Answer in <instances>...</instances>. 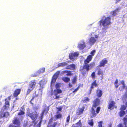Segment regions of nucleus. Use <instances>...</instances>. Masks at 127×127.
Segmentation results:
<instances>
[{"label": "nucleus", "mask_w": 127, "mask_h": 127, "mask_svg": "<svg viewBox=\"0 0 127 127\" xmlns=\"http://www.w3.org/2000/svg\"><path fill=\"white\" fill-rule=\"evenodd\" d=\"M53 120V119L52 118H51L50 119L48 123V124L50 125L52 122Z\"/></svg>", "instance_id": "nucleus-50"}, {"label": "nucleus", "mask_w": 127, "mask_h": 127, "mask_svg": "<svg viewBox=\"0 0 127 127\" xmlns=\"http://www.w3.org/2000/svg\"><path fill=\"white\" fill-rule=\"evenodd\" d=\"M94 89V88H91V87H90V89H89V92L88 93V94L89 95H90L92 91L93 90L92 89Z\"/></svg>", "instance_id": "nucleus-46"}, {"label": "nucleus", "mask_w": 127, "mask_h": 127, "mask_svg": "<svg viewBox=\"0 0 127 127\" xmlns=\"http://www.w3.org/2000/svg\"><path fill=\"white\" fill-rule=\"evenodd\" d=\"M98 86V85L96 83V80H95L92 83L91 87V88H94V87H97Z\"/></svg>", "instance_id": "nucleus-23"}, {"label": "nucleus", "mask_w": 127, "mask_h": 127, "mask_svg": "<svg viewBox=\"0 0 127 127\" xmlns=\"http://www.w3.org/2000/svg\"><path fill=\"white\" fill-rule=\"evenodd\" d=\"M118 83V79H117L114 82V85L115 86V87L117 88H118L119 85H117Z\"/></svg>", "instance_id": "nucleus-38"}, {"label": "nucleus", "mask_w": 127, "mask_h": 127, "mask_svg": "<svg viewBox=\"0 0 127 127\" xmlns=\"http://www.w3.org/2000/svg\"><path fill=\"white\" fill-rule=\"evenodd\" d=\"M65 68L66 69L74 70L76 69L75 65L74 64H72L67 66Z\"/></svg>", "instance_id": "nucleus-15"}, {"label": "nucleus", "mask_w": 127, "mask_h": 127, "mask_svg": "<svg viewBox=\"0 0 127 127\" xmlns=\"http://www.w3.org/2000/svg\"><path fill=\"white\" fill-rule=\"evenodd\" d=\"M49 109V106H47L43 110L42 112L43 113H45V114H47L48 112Z\"/></svg>", "instance_id": "nucleus-25"}, {"label": "nucleus", "mask_w": 127, "mask_h": 127, "mask_svg": "<svg viewBox=\"0 0 127 127\" xmlns=\"http://www.w3.org/2000/svg\"><path fill=\"white\" fill-rule=\"evenodd\" d=\"M13 124L16 125V126H18L19 127H20V122L17 117H15L14 120L12 121Z\"/></svg>", "instance_id": "nucleus-9"}, {"label": "nucleus", "mask_w": 127, "mask_h": 127, "mask_svg": "<svg viewBox=\"0 0 127 127\" xmlns=\"http://www.w3.org/2000/svg\"><path fill=\"white\" fill-rule=\"evenodd\" d=\"M100 107L99 106L96 109V113H98L99 112V111H100Z\"/></svg>", "instance_id": "nucleus-41"}, {"label": "nucleus", "mask_w": 127, "mask_h": 127, "mask_svg": "<svg viewBox=\"0 0 127 127\" xmlns=\"http://www.w3.org/2000/svg\"><path fill=\"white\" fill-rule=\"evenodd\" d=\"M78 124H81V120H80L79 121V122H78L77 123V124L78 125Z\"/></svg>", "instance_id": "nucleus-57"}, {"label": "nucleus", "mask_w": 127, "mask_h": 127, "mask_svg": "<svg viewBox=\"0 0 127 127\" xmlns=\"http://www.w3.org/2000/svg\"><path fill=\"white\" fill-rule=\"evenodd\" d=\"M126 106L127 107V101L126 103Z\"/></svg>", "instance_id": "nucleus-62"}, {"label": "nucleus", "mask_w": 127, "mask_h": 127, "mask_svg": "<svg viewBox=\"0 0 127 127\" xmlns=\"http://www.w3.org/2000/svg\"><path fill=\"white\" fill-rule=\"evenodd\" d=\"M125 114V111H124L121 110L119 112L120 116V117L123 116Z\"/></svg>", "instance_id": "nucleus-31"}, {"label": "nucleus", "mask_w": 127, "mask_h": 127, "mask_svg": "<svg viewBox=\"0 0 127 127\" xmlns=\"http://www.w3.org/2000/svg\"><path fill=\"white\" fill-rule=\"evenodd\" d=\"M83 84H79V85L77 88H78V89H79V88L81 87H83Z\"/></svg>", "instance_id": "nucleus-53"}, {"label": "nucleus", "mask_w": 127, "mask_h": 127, "mask_svg": "<svg viewBox=\"0 0 127 127\" xmlns=\"http://www.w3.org/2000/svg\"><path fill=\"white\" fill-rule=\"evenodd\" d=\"M21 90L20 89H16L14 91L13 93V96L16 97L20 93Z\"/></svg>", "instance_id": "nucleus-14"}, {"label": "nucleus", "mask_w": 127, "mask_h": 127, "mask_svg": "<svg viewBox=\"0 0 127 127\" xmlns=\"http://www.w3.org/2000/svg\"><path fill=\"white\" fill-rule=\"evenodd\" d=\"M57 78V77H56V76L54 75L52 78L51 83H55L56 81Z\"/></svg>", "instance_id": "nucleus-29"}, {"label": "nucleus", "mask_w": 127, "mask_h": 127, "mask_svg": "<svg viewBox=\"0 0 127 127\" xmlns=\"http://www.w3.org/2000/svg\"><path fill=\"white\" fill-rule=\"evenodd\" d=\"M68 72V70H64L62 72V74H64L65 73H67Z\"/></svg>", "instance_id": "nucleus-52"}, {"label": "nucleus", "mask_w": 127, "mask_h": 127, "mask_svg": "<svg viewBox=\"0 0 127 127\" xmlns=\"http://www.w3.org/2000/svg\"><path fill=\"white\" fill-rule=\"evenodd\" d=\"M120 9L119 8H117L113 11H111V14L112 15V16L114 17L117 15L118 12H119Z\"/></svg>", "instance_id": "nucleus-17"}, {"label": "nucleus", "mask_w": 127, "mask_h": 127, "mask_svg": "<svg viewBox=\"0 0 127 127\" xmlns=\"http://www.w3.org/2000/svg\"><path fill=\"white\" fill-rule=\"evenodd\" d=\"M77 77L76 76H74L72 79V83L73 84H75L76 83L77 80Z\"/></svg>", "instance_id": "nucleus-30"}, {"label": "nucleus", "mask_w": 127, "mask_h": 127, "mask_svg": "<svg viewBox=\"0 0 127 127\" xmlns=\"http://www.w3.org/2000/svg\"><path fill=\"white\" fill-rule=\"evenodd\" d=\"M97 69H98L97 73V74L98 75L100 76L101 75V79L102 80L103 78L104 73L103 70H102L99 67H97L96 68Z\"/></svg>", "instance_id": "nucleus-11"}, {"label": "nucleus", "mask_w": 127, "mask_h": 127, "mask_svg": "<svg viewBox=\"0 0 127 127\" xmlns=\"http://www.w3.org/2000/svg\"><path fill=\"white\" fill-rule=\"evenodd\" d=\"M8 127H19L18 126H16L12 124H10L9 125Z\"/></svg>", "instance_id": "nucleus-42"}, {"label": "nucleus", "mask_w": 127, "mask_h": 127, "mask_svg": "<svg viewBox=\"0 0 127 127\" xmlns=\"http://www.w3.org/2000/svg\"><path fill=\"white\" fill-rule=\"evenodd\" d=\"M70 119V116L69 115L66 118V122L67 123H68Z\"/></svg>", "instance_id": "nucleus-48"}, {"label": "nucleus", "mask_w": 127, "mask_h": 127, "mask_svg": "<svg viewBox=\"0 0 127 127\" xmlns=\"http://www.w3.org/2000/svg\"><path fill=\"white\" fill-rule=\"evenodd\" d=\"M115 102L113 100L109 101L108 104V108L109 109L112 110L114 108Z\"/></svg>", "instance_id": "nucleus-6"}, {"label": "nucleus", "mask_w": 127, "mask_h": 127, "mask_svg": "<svg viewBox=\"0 0 127 127\" xmlns=\"http://www.w3.org/2000/svg\"><path fill=\"white\" fill-rule=\"evenodd\" d=\"M5 105L3 106L4 109L6 110L7 107H8L9 106V101L7 100V98H6L5 99Z\"/></svg>", "instance_id": "nucleus-20"}, {"label": "nucleus", "mask_w": 127, "mask_h": 127, "mask_svg": "<svg viewBox=\"0 0 127 127\" xmlns=\"http://www.w3.org/2000/svg\"><path fill=\"white\" fill-rule=\"evenodd\" d=\"M77 47L80 50H82L84 48L86 47L85 42H83L82 43L79 44Z\"/></svg>", "instance_id": "nucleus-19"}, {"label": "nucleus", "mask_w": 127, "mask_h": 127, "mask_svg": "<svg viewBox=\"0 0 127 127\" xmlns=\"http://www.w3.org/2000/svg\"><path fill=\"white\" fill-rule=\"evenodd\" d=\"M44 114V113H42V112L41 113V115L40 116V119H41V120L40 121V122H39V124H40V123H41V122L42 121L41 120L43 118Z\"/></svg>", "instance_id": "nucleus-49"}, {"label": "nucleus", "mask_w": 127, "mask_h": 127, "mask_svg": "<svg viewBox=\"0 0 127 127\" xmlns=\"http://www.w3.org/2000/svg\"><path fill=\"white\" fill-rule=\"evenodd\" d=\"M121 83L123 85L125 84L124 82L123 81H122Z\"/></svg>", "instance_id": "nucleus-59"}, {"label": "nucleus", "mask_w": 127, "mask_h": 127, "mask_svg": "<svg viewBox=\"0 0 127 127\" xmlns=\"http://www.w3.org/2000/svg\"><path fill=\"white\" fill-rule=\"evenodd\" d=\"M45 68H42L40 69L38 71L39 74L41 73H43L45 72Z\"/></svg>", "instance_id": "nucleus-34"}, {"label": "nucleus", "mask_w": 127, "mask_h": 127, "mask_svg": "<svg viewBox=\"0 0 127 127\" xmlns=\"http://www.w3.org/2000/svg\"><path fill=\"white\" fill-rule=\"evenodd\" d=\"M126 109V107L124 105H122L121 106L120 110H121L124 111Z\"/></svg>", "instance_id": "nucleus-40"}, {"label": "nucleus", "mask_w": 127, "mask_h": 127, "mask_svg": "<svg viewBox=\"0 0 127 127\" xmlns=\"http://www.w3.org/2000/svg\"><path fill=\"white\" fill-rule=\"evenodd\" d=\"M35 80L31 81L29 84V87L33 89L36 84Z\"/></svg>", "instance_id": "nucleus-16"}, {"label": "nucleus", "mask_w": 127, "mask_h": 127, "mask_svg": "<svg viewBox=\"0 0 127 127\" xmlns=\"http://www.w3.org/2000/svg\"><path fill=\"white\" fill-rule=\"evenodd\" d=\"M109 127H111V125H110L109 126Z\"/></svg>", "instance_id": "nucleus-63"}, {"label": "nucleus", "mask_w": 127, "mask_h": 127, "mask_svg": "<svg viewBox=\"0 0 127 127\" xmlns=\"http://www.w3.org/2000/svg\"><path fill=\"white\" fill-rule=\"evenodd\" d=\"M62 115L60 113L56 114L55 116L56 119L61 118H62Z\"/></svg>", "instance_id": "nucleus-32"}, {"label": "nucleus", "mask_w": 127, "mask_h": 127, "mask_svg": "<svg viewBox=\"0 0 127 127\" xmlns=\"http://www.w3.org/2000/svg\"><path fill=\"white\" fill-rule=\"evenodd\" d=\"M67 65L68 64L66 62H63L58 64V67H64L67 66Z\"/></svg>", "instance_id": "nucleus-21"}, {"label": "nucleus", "mask_w": 127, "mask_h": 127, "mask_svg": "<svg viewBox=\"0 0 127 127\" xmlns=\"http://www.w3.org/2000/svg\"><path fill=\"white\" fill-rule=\"evenodd\" d=\"M100 102V99L98 98H96L93 100L92 106L91 110V112L92 114V115L91 116V118H92L96 116L97 115L95 113V109L96 108L97 106L99 105Z\"/></svg>", "instance_id": "nucleus-3"}, {"label": "nucleus", "mask_w": 127, "mask_h": 127, "mask_svg": "<svg viewBox=\"0 0 127 127\" xmlns=\"http://www.w3.org/2000/svg\"><path fill=\"white\" fill-rule=\"evenodd\" d=\"M11 95H10L7 98V100H11Z\"/></svg>", "instance_id": "nucleus-55"}, {"label": "nucleus", "mask_w": 127, "mask_h": 127, "mask_svg": "<svg viewBox=\"0 0 127 127\" xmlns=\"http://www.w3.org/2000/svg\"><path fill=\"white\" fill-rule=\"evenodd\" d=\"M127 116V115L126 116ZM124 121V124L125 125V127H127V118L126 117H124L123 119Z\"/></svg>", "instance_id": "nucleus-26"}, {"label": "nucleus", "mask_w": 127, "mask_h": 127, "mask_svg": "<svg viewBox=\"0 0 127 127\" xmlns=\"http://www.w3.org/2000/svg\"><path fill=\"white\" fill-rule=\"evenodd\" d=\"M95 37L96 38H97L98 37V36L96 35L95 36Z\"/></svg>", "instance_id": "nucleus-61"}, {"label": "nucleus", "mask_w": 127, "mask_h": 127, "mask_svg": "<svg viewBox=\"0 0 127 127\" xmlns=\"http://www.w3.org/2000/svg\"><path fill=\"white\" fill-rule=\"evenodd\" d=\"M84 107H83L82 108H81L79 109L78 112H77L76 113L78 115H80L81 114H82L84 109Z\"/></svg>", "instance_id": "nucleus-22"}, {"label": "nucleus", "mask_w": 127, "mask_h": 127, "mask_svg": "<svg viewBox=\"0 0 127 127\" xmlns=\"http://www.w3.org/2000/svg\"><path fill=\"white\" fill-rule=\"evenodd\" d=\"M63 107L62 106L59 107H57L56 108L58 109V110L56 112L57 113H59V111H62Z\"/></svg>", "instance_id": "nucleus-37"}, {"label": "nucleus", "mask_w": 127, "mask_h": 127, "mask_svg": "<svg viewBox=\"0 0 127 127\" xmlns=\"http://www.w3.org/2000/svg\"><path fill=\"white\" fill-rule=\"evenodd\" d=\"M71 72L70 71L68 70L67 73L66 75L67 76H70L72 74Z\"/></svg>", "instance_id": "nucleus-44"}, {"label": "nucleus", "mask_w": 127, "mask_h": 127, "mask_svg": "<svg viewBox=\"0 0 127 127\" xmlns=\"http://www.w3.org/2000/svg\"><path fill=\"white\" fill-rule=\"evenodd\" d=\"M67 62H70V61H69V62L68 61Z\"/></svg>", "instance_id": "nucleus-64"}, {"label": "nucleus", "mask_w": 127, "mask_h": 127, "mask_svg": "<svg viewBox=\"0 0 127 127\" xmlns=\"http://www.w3.org/2000/svg\"><path fill=\"white\" fill-rule=\"evenodd\" d=\"M118 127H123V126L122 124L121 123L119 124L118 125Z\"/></svg>", "instance_id": "nucleus-54"}, {"label": "nucleus", "mask_w": 127, "mask_h": 127, "mask_svg": "<svg viewBox=\"0 0 127 127\" xmlns=\"http://www.w3.org/2000/svg\"><path fill=\"white\" fill-rule=\"evenodd\" d=\"M125 84L124 85H123V86L122 87H121V88H119V89L120 90V91H121L123 89H124L125 87Z\"/></svg>", "instance_id": "nucleus-45"}, {"label": "nucleus", "mask_w": 127, "mask_h": 127, "mask_svg": "<svg viewBox=\"0 0 127 127\" xmlns=\"http://www.w3.org/2000/svg\"><path fill=\"white\" fill-rule=\"evenodd\" d=\"M40 85L39 90H41L44 88V82L42 81H40L39 83Z\"/></svg>", "instance_id": "nucleus-24"}, {"label": "nucleus", "mask_w": 127, "mask_h": 127, "mask_svg": "<svg viewBox=\"0 0 127 127\" xmlns=\"http://www.w3.org/2000/svg\"><path fill=\"white\" fill-rule=\"evenodd\" d=\"M38 108L36 107H33V110H36L38 109Z\"/></svg>", "instance_id": "nucleus-56"}, {"label": "nucleus", "mask_w": 127, "mask_h": 127, "mask_svg": "<svg viewBox=\"0 0 127 127\" xmlns=\"http://www.w3.org/2000/svg\"><path fill=\"white\" fill-rule=\"evenodd\" d=\"M90 100V99L88 97H85L84 99L82 100V101L84 102H89Z\"/></svg>", "instance_id": "nucleus-28"}, {"label": "nucleus", "mask_w": 127, "mask_h": 127, "mask_svg": "<svg viewBox=\"0 0 127 127\" xmlns=\"http://www.w3.org/2000/svg\"><path fill=\"white\" fill-rule=\"evenodd\" d=\"M88 124L90 126H93L94 125V122L93 119H92L90 120L88 122Z\"/></svg>", "instance_id": "nucleus-35"}, {"label": "nucleus", "mask_w": 127, "mask_h": 127, "mask_svg": "<svg viewBox=\"0 0 127 127\" xmlns=\"http://www.w3.org/2000/svg\"><path fill=\"white\" fill-rule=\"evenodd\" d=\"M96 41V39H95L94 37H91L89 39V43L90 44L92 45L95 43Z\"/></svg>", "instance_id": "nucleus-18"}, {"label": "nucleus", "mask_w": 127, "mask_h": 127, "mask_svg": "<svg viewBox=\"0 0 127 127\" xmlns=\"http://www.w3.org/2000/svg\"><path fill=\"white\" fill-rule=\"evenodd\" d=\"M33 90V89H32V88H31L29 87L27 92L26 95H27L29 94Z\"/></svg>", "instance_id": "nucleus-33"}, {"label": "nucleus", "mask_w": 127, "mask_h": 127, "mask_svg": "<svg viewBox=\"0 0 127 127\" xmlns=\"http://www.w3.org/2000/svg\"><path fill=\"white\" fill-rule=\"evenodd\" d=\"M9 115V113L8 112H4L3 111H0V118L4 117L7 118Z\"/></svg>", "instance_id": "nucleus-10"}, {"label": "nucleus", "mask_w": 127, "mask_h": 127, "mask_svg": "<svg viewBox=\"0 0 127 127\" xmlns=\"http://www.w3.org/2000/svg\"><path fill=\"white\" fill-rule=\"evenodd\" d=\"M96 95L98 98L100 97L102 95V91L100 89L98 88L96 91Z\"/></svg>", "instance_id": "nucleus-12"}, {"label": "nucleus", "mask_w": 127, "mask_h": 127, "mask_svg": "<svg viewBox=\"0 0 127 127\" xmlns=\"http://www.w3.org/2000/svg\"><path fill=\"white\" fill-rule=\"evenodd\" d=\"M102 121H100L98 123V125L97 127H102Z\"/></svg>", "instance_id": "nucleus-39"}, {"label": "nucleus", "mask_w": 127, "mask_h": 127, "mask_svg": "<svg viewBox=\"0 0 127 127\" xmlns=\"http://www.w3.org/2000/svg\"><path fill=\"white\" fill-rule=\"evenodd\" d=\"M95 50H93L91 51L90 53L91 54L89 55L86 59L84 60V64L83 65L82 68L80 67V71L83 75L87 74L88 71L93 68L95 65V64L94 62H92L89 64L88 63L92 60L93 56L95 54Z\"/></svg>", "instance_id": "nucleus-1"}, {"label": "nucleus", "mask_w": 127, "mask_h": 127, "mask_svg": "<svg viewBox=\"0 0 127 127\" xmlns=\"http://www.w3.org/2000/svg\"><path fill=\"white\" fill-rule=\"evenodd\" d=\"M121 1V0H116L115 3H118L119 1Z\"/></svg>", "instance_id": "nucleus-58"}, {"label": "nucleus", "mask_w": 127, "mask_h": 127, "mask_svg": "<svg viewBox=\"0 0 127 127\" xmlns=\"http://www.w3.org/2000/svg\"><path fill=\"white\" fill-rule=\"evenodd\" d=\"M111 18L110 17H106L104 20L101 19L98 22V24L101 26L102 25L103 28H102L103 30H106L108 26L111 24Z\"/></svg>", "instance_id": "nucleus-2"}, {"label": "nucleus", "mask_w": 127, "mask_h": 127, "mask_svg": "<svg viewBox=\"0 0 127 127\" xmlns=\"http://www.w3.org/2000/svg\"><path fill=\"white\" fill-rule=\"evenodd\" d=\"M60 87V84L59 83H57L55 85V88L56 89H55L53 91V90L51 91V92L50 93V96H52L54 94L55 96V98H54L55 99H57L59 98L60 97L59 95H58V94H61L62 93V90L59 89Z\"/></svg>", "instance_id": "nucleus-4"}, {"label": "nucleus", "mask_w": 127, "mask_h": 127, "mask_svg": "<svg viewBox=\"0 0 127 127\" xmlns=\"http://www.w3.org/2000/svg\"><path fill=\"white\" fill-rule=\"evenodd\" d=\"M57 125V123L56 122H54L53 125L48 126V127H55Z\"/></svg>", "instance_id": "nucleus-36"}, {"label": "nucleus", "mask_w": 127, "mask_h": 127, "mask_svg": "<svg viewBox=\"0 0 127 127\" xmlns=\"http://www.w3.org/2000/svg\"><path fill=\"white\" fill-rule=\"evenodd\" d=\"M62 80L66 83L68 82L70 80V79L67 77H64L62 78Z\"/></svg>", "instance_id": "nucleus-27"}, {"label": "nucleus", "mask_w": 127, "mask_h": 127, "mask_svg": "<svg viewBox=\"0 0 127 127\" xmlns=\"http://www.w3.org/2000/svg\"><path fill=\"white\" fill-rule=\"evenodd\" d=\"M78 88H76L72 92L73 93H74L76 92H77L78 90Z\"/></svg>", "instance_id": "nucleus-51"}, {"label": "nucleus", "mask_w": 127, "mask_h": 127, "mask_svg": "<svg viewBox=\"0 0 127 127\" xmlns=\"http://www.w3.org/2000/svg\"><path fill=\"white\" fill-rule=\"evenodd\" d=\"M36 96H33L32 99H31V100H30V103L32 104H33V103L32 102V101L34 99L35 97Z\"/></svg>", "instance_id": "nucleus-47"}, {"label": "nucleus", "mask_w": 127, "mask_h": 127, "mask_svg": "<svg viewBox=\"0 0 127 127\" xmlns=\"http://www.w3.org/2000/svg\"><path fill=\"white\" fill-rule=\"evenodd\" d=\"M78 55V53L77 52L70 53L69 54V58L70 60H74V58L77 57Z\"/></svg>", "instance_id": "nucleus-8"}, {"label": "nucleus", "mask_w": 127, "mask_h": 127, "mask_svg": "<svg viewBox=\"0 0 127 127\" xmlns=\"http://www.w3.org/2000/svg\"><path fill=\"white\" fill-rule=\"evenodd\" d=\"M107 62V61L106 58L104 59L101 61L99 63V65L97 66V67H104L105 64Z\"/></svg>", "instance_id": "nucleus-7"}, {"label": "nucleus", "mask_w": 127, "mask_h": 127, "mask_svg": "<svg viewBox=\"0 0 127 127\" xmlns=\"http://www.w3.org/2000/svg\"><path fill=\"white\" fill-rule=\"evenodd\" d=\"M27 116L29 117L32 120L33 122H34L38 116V113L36 111L31 113L29 111L27 112Z\"/></svg>", "instance_id": "nucleus-5"}, {"label": "nucleus", "mask_w": 127, "mask_h": 127, "mask_svg": "<svg viewBox=\"0 0 127 127\" xmlns=\"http://www.w3.org/2000/svg\"><path fill=\"white\" fill-rule=\"evenodd\" d=\"M25 109L24 106L21 107L19 112L18 113V115L19 116H22L24 115L25 114Z\"/></svg>", "instance_id": "nucleus-13"}, {"label": "nucleus", "mask_w": 127, "mask_h": 127, "mask_svg": "<svg viewBox=\"0 0 127 127\" xmlns=\"http://www.w3.org/2000/svg\"><path fill=\"white\" fill-rule=\"evenodd\" d=\"M91 76L94 79L95 78V72H92L91 75Z\"/></svg>", "instance_id": "nucleus-43"}, {"label": "nucleus", "mask_w": 127, "mask_h": 127, "mask_svg": "<svg viewBox=\"0 0 127 127\" xmlns=\"http://www.w3.org/2000/svg\"><path fill=\"white\" fill-rule=\"evenodd\" d=\"M68 85H69V86L70 87V88H71V87H72V85H71L70 84V83H69V84H68Z\"/></svg>", "instance_id": "nucleus-60"}]
</instances>
